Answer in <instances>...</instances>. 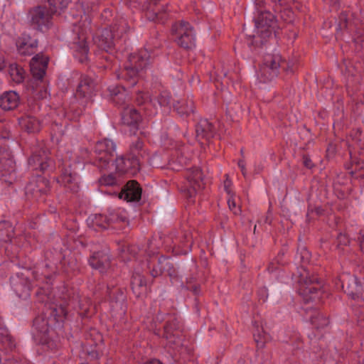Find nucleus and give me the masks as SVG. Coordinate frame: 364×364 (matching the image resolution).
I'll return each mask as SVG.
<instances>
[{"label": "nucleus", "instance_id": "4c0bfd02", "mask_svg": "<svg viewBox=\"0 0 364 364\" xmlns=\"http://www.w3.org/2000/svg\"><path fill=\"white\" fill-rule=\"evenodd\" d=\"M171 329L172 328L169 325H166L164 327L166 338L169 340L170 343L177 344L179 343L178 341H176V340H172V337L174 336V335L172 333Z\"/></svg>", "mask_w": 364, "mask_h": 364}, {"label": "nucleus", "instance_id": "ea45409f", "mask_svg": "<svg viewBox=\"0 0 364 364\" xmlns=\"http://www.w3.org/2000/svg\"><path fill=\"white\" fill-rule=\"evenodd\" d=\"M301 260L303 262H308L310 259V254L309 251L306 248H302L301 250Z\"/></svg>", "mask_w": 364, "mask_h": 364}, {"label": "nucleus", "instance_id": "5fc2aeb1", "mask_svg": "<svg viewBox=\"0 0 364 364\" xmlns=\"http://www.w3.org/2000/svg\"><path fill=\"white\" fill-rule=\"evenodd\" d=\"M144 364H162V363L158 360H151L150 361L145 363Z\"/></svg>", "mask_w": 364, "mask_h": 364}, {"label": "nucleus", "instance_id": "7ed1b4c3", "mask_svg": "<svg viewBox=\"0 0 364 364\" xmlns=\"http://www.w3.org/2000/svg\"><path fill=\"white\" fill-rule=\"evenodd\" d=\"M257 34L263 39L272 36L277 28V20L273 14L268 11H261L255 18Z\"/></svg>", "mask_w": 364, "mask_h": 364}, {"label": "nucleus", "instance_id": "a878e982", "mask_svg": "<svg viewBox=\"0 0 364 364\" xmlns=\"http://www.w3.org/2000/svg\"><path fill=\"white\" fill-rule=\"evenodd\" d=\"M9 73L11 80L16 83H21L23 81L25 71L16 64H11L9 66Z\"/></svg>", "mask_w": 364, "mask_h": 364}, {"label": "nucleus", "instance_id": "ddd939ff", "mask_svg": "<svg viewBox=\"0 0 364 364\" xmlns=\"http://www.w3.org/2000/svg\"><path fill=\"white\" fill-rule=\"evenodd\" d=\"M19 102L20 97L14 91L5 92L0 96V107L4 111L16 109Z\"/></svg>", "mask_w": 364, "mask_h": 364}, {"label": "nucleus", "instance_id": "bb28decb", "mask_svg": "<svg viewBox=\"0 0 364 364\" xmlns=\"http://www.w3.org/2000/svg\"><path fill=\"white\" fill-rule=\"evenodd\" d=\"M255 341L259 348H264L267 343L270 341L271 336L262 328H257L254 333Z\"/></svg>", "mask_w": 364, "mask_h": 364}, {"label": "nucleus", "instance_id": "20e7f679", "mask_svg": "<svg viewBox=\"0 0 364 364\" xmlns=\"http://www.w3.org/2000/svg\"><path fill=\"white\" fill-rule=\"evenodd\" d=\"M48 61V58L41 54H38L31 59L30 66L33 80L28 82V90L35 92L40 87L41 82L39 80L43 77L46 73Z\"/></svg>", "mask_w": 364, "mask_h": 364}, {"label": "nucleus", "instance_id": "bf43d9fd", "mask_svg": "<svg viewBox=\"0 0 364 364\" xmlns=\"http://www.w3.org/2000/svg\"><path fill=\"white\" fill-rule=\"evenodd\" d=\"M4 364H17V363H15L13 361H11V360H8Z\"/></svg>", "mask_w": 364, "mask_h": 364}, {"label": "nucleus", "instance_id": "39448f33", "mask_svg": "<svg viewBox=\"0 0 364 364\" xmlns=\"http://www.w3.org/2000/svg\"><path fill=\"white\" fill-rule=\"evenodd\" d=\"M172 33L176 36L177 43L185 48L194 45V33L188 23L181 21L173 26Z\"/></svg>", "mask_w": 364, "mask_h": 364}, {"label": "nucleus", "instance_id": "6ab92c4d", "mask_svg": "<svg viewBox=\"0 0 364 364\" xmlns=\"http://www.w3.org/2000/svg\"><path fill=\"white\" fill-rule=\"evenodd\" d=\"M62 180L64 185L72 191L78 190V176L75 171L66 169L62 176Z\"/></svg>", "mask_w": 364, "mask_h": 364}, {"label": "nucleus", "instance_id": "f257e3e1", "mask_svg": "<svg viewBox=\"0 0 364 364\" xmlns=\"http://www.w3.org/2000/svg\"><path fill=\"white\" fill-rule=\"evenodd\" d=\"M150 55L144 49L130 56L129 65L117 74L118 79H122L127 82L129 87L135 85L138 80L139 70H142L149 64Z\"/></svg>", "mask_w": 364, "mask_h": 364}, {"label": "nucleus", "instance_id": "c756f323", "mask_svg": "<svg viewBox=\"0 0 364 364\" xmlns=\"http://www.w3.org/2000/svg\"><path fill=\"white\" fill-rule=\"evenodd\" d=\"M33 326L41 333L46 334L49 332L48 321L43 317H37L34 320Z\"/></svg>", "mask_w": 364, "mask_h": 364}, {"label": "nucleus", "instance_id": "13d9d810", "mask_svg": "<svg viewBox=\"0 0 364 364\" xmlns=\"http://www.w3.org/2000/svg\"><path fill=\"white\" fill-rule=\"evenodd\" d=\"M151 274L153 277H157L159 273L158 272V271L155 269H154L152 271H151Z\"/></svg>", "mask_w": 364, "mask_h": 364}, {"label": "nucleus", "instance_id": "58836bf2", "mask_svg": "<svg viewBox=\"0 0 364 364\" xmlns=\"http://www.w3.org/2000/svg\"><path fill=\"white\" fill-rule=\"evenodd\" d=\"M159 264L160 265V272L167 271L168 272V268L170 266V262L168 259L162 258L159 260Z\"/></svg>", "mask_w": 364, "mask_h": 364}, {"label": "nucleus", "instance_id": "49530a36", "mask_svg": "<svg viewBox=\"0 0 364 364\" xmlns=\"http://www.w3.org/2000/svg\"><path fill=\"white\" fill-rule=\"evenodd\" d=\"M238 166L241 169V171L242 173V175L244 176H246V174H247V172H246V168H245V163L243 160H240L238 161Z\"/></svg>", "mask_w": 364, "mask_h": 364}, {"label": "nucleus", "instance_id": "cd10ccee", "mask_svg": "<svg viewBox=\"0 0 364 364\" xmlns=\"http://www.w3.org/2000/svg\"><path fill=\"white\" fill-rule=\"evenodd\" d=\"M311 323L317 329L323 328L328 326L329 321L328 318L318 311L314 312L311 316Z\"/></svg>", "mask_w": 364, "mask_h": 364}, {"label": "nucleus", "instance_id": "f8f14e48", "mask_svg": "<svg viewBox=\"0 0 364 364\" xmlns=\"http://www.w3.org/2000/svg\"><path fill=\"white\" fill-rule=\"evenodd\" d=\"M141 189L137 182L134 181H129L127 183L124 189L119 195L122 198L128 202L137 201L141 198Z\"/></svg>", "mask_w": 364, "mask_h": 364}, {"label": "nucleus", "instance_id": "680f3d73", "mask_svg": "<svg viewBox=\"0 0 364 364\" xmlns=\"http://www.w3.org/2000/svg\"><path fill=\"white\" fill-rule=\"evenodd\" d=\"M32 274H33V278H35V279H36V277H37L36 273H35V272H32Z\"/></svg>", "mask_w": 364, "mask_h": 364}, {"label": "nucleus", "instance_id": "412c9836", "mask_svg": "<svg viewBox=\"0 0 364 364\" xmlns=\"http://www.w3.org/2000/svg\"><path fill=\"white\" fill-rule=\"evenodd\" d=\"M281 63L282 58L279 53L267 54L264 56V63L271 68H273L272 71V75H278Z\"/></svg>", "mask_w": 364, "mask_h": 364}, {"label": "nucleus", "instance_id": "e2e57ef3", "mask_svg": "<svg viewBox=\"0 0 364 364\" xmlns=\"http://www.w3.org/2000/svg\"><path fill=\"white\" fill-rule=\"evenodd\" d=\"M46 91L45 90L43 95H41V97H46Z\"/></svg>", "mask_w": 364, "mask_h": 364}, {"label": "nucleus", "instance_id": "c85d7f7f", "mask_svg": "<svg viewBox=\"0 0 364 364\" xmlns=\"http://www.w3.org/2000/svg\"><path fill=\"white\" fill-rule=\"evenodd\" d=\"M13 228L8 222L0 223V240L4 242H9L13 235Z\"/></svg>", "mask_w": 364, "mask_h": 364}, {"label": "nucleus", "instance_id": "603ef678", "mask_svg": "<svg viewBox=\"0 0 364 364\" xmlns=\"http://www.w3.org/2000/svg\"><path fill=\"white\" fill-rule=\"evenodd\" d=\"M5 67V61L2 56L0 55V70Z\"/></svg>", "mask_w": 364, "mask_h": 364}, {"label": "nucleus", "instance_id": "6e6552de", "mask_svg": "<svg viewBox=\"0 0 364 364\" xmlns=\"http://www.w3.org/2000/svg\"><path fill=\"white\" fill-rule=\"evenodd\" d=\"M49 190L48 181L39 177L31 182L26 186V194L28 197L38 199L40 196L45 194Z\"/></svg>", "mask_w": 364, "mask_h": 364}, {"label": "nucleus", "instance_id": "f3484780", "mask_svg": "<svg viewBox=\"0 0 364 364\" xmlns=\"http://www.w3.org/2000/svg\"><path fill=\"white\" fill-rule=\"evenodd\" d=\"M30 165L33 166L36 169H40L41 171L46 170L51 161L48 159L45 151H43V154H33L29 159Z\"/></svg>", "mask_w": 364, "mask_h": 364}, {"label": "nucleus", "instance_id": "b1692460", "mask_svg": "<svg viewBox=\"0 0 364 364\" xmlns=\"http://www.w3.org/2000/svg\"><path fill=\"white\" fill-rule=\"evenodd\" d=\"M174 108L181 116L188 115L193 112V102L191 100H183L174 105Z\"/></svg>", "mask_w": 364, "mask_h": 364}, {"label": "nucleus", "instance_id": "9b49d317", "mask_svg": "<svg viewBox=\"0 0 364 364\" xmlns=\"http://www.w3.org/2000/svg\"><path fill=\"white\" fill-rule=\"evenodd\" d=\"M146 155V151L144 149V143L140 139H136L130 148L129 157L128 161L132 160V167L134 169H139L140 158H144Z\"/></svg>", "mask_w": 364, "mask_h": 364}, {"label": "nucleus", "instance_id": "f704fd0d", "mask_svg": "<svg viewBox=\"0 0 364 364\" xmlns=\"http://www.w3.org/2000/svg\"><path fill=\"white\" fill-rule=\"evenodd\" d=\"M353 171L350 172L353 175L355 174L356 177H364V162L356 161L353 164Z\"/></svg>", "mask_w": 364, "mask_h": 364}, {"label": "nucleus", "instance_id": "c03bdc74", "mask_svg": "<svg viewBox=\"0 0 364 364\" xmlns=\"http://www.w3.org/2000/svg\"><path fill=\"white\" fill-rule=\"evenodd\" d=\"M105 220V217L102 215H97L95 217V223L102 228H106L107 226L102 223V220Z\"/></svg>", "mask_w": 364, "mask_h": 364}, {"label": "nucleus", "instance_id": "864d4df0", "mask_svg": "<svg viewBox=\"0 0 364 364\" xmlns=\"http://www.w3.org/2000/svg\"><path fill=\"white\" fill-rule=\"evenodd\" d=\"M305 166L308 168H311V161L310 159H304V161Z\"/></svg>", "mask_w": 364, "mask_h": 364}, {"label": "nucleus", "instance_id": "69168bd1", "mask_svg": "<svg viewBox=\"0 0 364 364\" xmlns=\"http://www.w3.org/2000/svg\"><path fill=\"white\" fill-rule=\"evenodd\" d=\"M326 1H330L331 0H325Z\"/></svg>", "mask_w": 364, "mask_h": 364}, {"label": "nucleus", "instance_id": "4468645a", "mask_svg": "<svg viewBox=\"0 0 364 364\" xmlns=\"http://www.w3.org/2000/svg\"><path fill=\"white\" fill-rule=\"evenodd\" d=\"M114 32L111 29L105 28L102 31L101 35L97 38L96 41L101 49L108 51L113 48L114 37H119L118 30L114 31Z\"/></svg>", "mask_w": 364, "mask_h": 364}, {"label": "nucleus", "instance_id": "c9c22d12", "mask_svg": "<svg viewBox=\"0 0 364 364\" xmlns=\"http://www.w3.org/2000/svg\"><path fill=\"white\" fill-rule=\"evenodd\" d=\"M14 346L15 344L11 336L6 335L1 338L0 348L4 349H11Z\"/></svg>", "mask_w": 364, "mask_h": 364}, {"label": "nucleus", "instance_id": "2f4dec72", "mask_svg": "<svg viewBox=\"0 0 364 364\" xmlns=\"http://www.w3.org/2000/svg\"><path fill=\"white\" fill-rule=\"evenodd\" d=\"M115 163L116 168L120 172H124L129 169L136 170L132 167V160L128 161V159L125 160L123 157H119L116 159Z\"/></svg>", "mask_w": 364, "mask_h": 364}, {"label": "nucleus", "instance_id": "aec40b11", "mask_svg": "<svg viewBox=\"0 0 364 364\" xmlns=\"http://www.w3.org/2000/svg\"><path fill=\"white\" fill-rule=\"evenodd\" d=\"M21 126L28 132H37L41 129L40 122L34 117L26 116L19 120Z\"/></svg>", "mask_w": 364, "mask_h": 364}, {"label": "nucleus", "instance_id": "8fccbe9b", "mask_svg": "<svg viewBox=\"0 0 364 364\" xmlns=\"http://www.w3.org/2000/svg\"><path fill=\"white\" fill-rule=\"evenodd\" d=\"M115 222H126L127 218L124 216H117L116 218L112 219Z\"/></svg>", "mask_w": 364, "mask_h": 364}, {"label": "nucleus", "instance_id": "e433bc0d", "mask_svg": "<svg viewBox=\"0 0 364 364\" xmlns=\"http://www.w3.org/2000/svg\"><path fill=\"white\" fill-rule=\"evenodd\" d=\"M76 48L82 55L87 53L88 48L84 38L77 44Z\"/></svg>", "mask_w": 364, "mask_h": 364}, {"label": "nucleus", "instance_id": "a211bd4d", "mask_svg": "<svg viewBox=\"0 0 364 364\" xmlns=\"http://www.w3.org/2000/svg\"><path fill=\"white\" fill-rule=\"evenodd\" d=\"M94 90V85L91 80L83 79L79 83L76 91V95L80 98L90 97Z\"/></svg>", "mask_w": 364, "mask_h": 364}, {"label": "nucleus", "instance_id": "2eb2a0df", "mask_svg": "<svg viewBox=\"0 0 364 364\" xmlns=\"http://www.w3.org/2000/svg\"><path fill=\"white\" fill-rule=\"evenodd\" d=\"M196 132L198 140L203 139L208 140L213 136L215 131L210 122L206 119H202L197 124Z\"/></svg>", "mask_w": 364, "mask_h": 364}, {"label": "nucleus", "instance_id": "37998d69", "mask_svg": "<svg viewBox=\"0 0 364 364\" xmlns=\"http://www.w3.org/2000/svg\"><path fill=\"white\" fill-rule=\"evenodd\" d=\"M349 240L346 235L341 234L338 236V245H347Z\"/></svg>", "mask_w": 364, "mask_h": 364}, {"label": "nucleus", "instance_id": "72a5a7b5", "mask_svg": "<svg viewBox=\"0 0 364 364\" xmlns=\"http://www.w3.org/2000/svg\"><path fill=\"white\" fill-rule=\"evenodd\" d=\"M272 70L273 68H271L270 67L266 65L265 63H263L260 68V77L262 80L267 82L274 78L277 75H272Z\"/></svg>", "mask_w": 364, "mask_h": 364}, {"label": "nucleus", "instance_id": "a18cd8bd", "mask_svg": "<svg viewBox=\"0 0 364 364\" xmlns=\"http://www.w3.org/2000/svg\"><path fill=\"white\" fill-rule=\"evenodd\" d=\"M232 185L231 181L228 178V176H227L226 180L224 181V188L225 191L229 194L231 195V191H230V186Z\"/></svg>", "mask_w": 364, "mask_h": 364}, {"label": "nucleus", "instance_id": "4be33fe9", "mask_svg": "<svg viewBox=\"0 0 364 364\" xmlns=\"http://www.w3.org/2000/svg\"><path fill=\"white\" fill-rule=\"evenodd\" d=\"M122 120L127 125H135L141 120V116L135 109L127 108L123 112Z\"/></svg>", "mask_w": 364, "mask_h": 364}, {"label": "nucleus", "instance_id": "a19ab883", "mask_svg": "<svg viewBox=\"0 0 364 364\" xmlns=\"http://www.w3.org/2000/svg\"><path fill=\"white\" fill-rule=\"evenodd\" d=\"M101 183L105 186H112L115 183V179L112 176L102 178Z\"/></svg>", "mask_w": 364, "mask_h": 364}, {"label": "nucleus", "instance_id": "4d7b16f0", "mask_svg": "<svg viewBox=\"0 0 364 364\" xmlns=\"http://www.w3.org/2000/svg\"><path fill=\"white\" fill-rule=\"evenodd\" d=\"M341 20H343L345 21L344 24H343V26L346 27V21H347L346 15L345 14H342L341 16Z\"/></svg>", "mask_w": 364, "mask_h": 364}, {"label": "nucleus", "instance_id": "052dcab7", "mask_svg": "<svg viewBox=\"0 0 364 364\" xmlns=\"http://www.w3.org/2000/svg\"><path fill=\"white\" fill-rule=\"evenodd\" d=\"M29 273H30V271L29 270H26V273L24 274L27 277V276H28Z\"/></svg>", "mask_w": 364, "mask_h": 364}, {"label": "nucleus", "instance_id": "09e8293b", "mask_svg": "<svg viewBox=\"0 0 364 364\" xmlns=\"http://www.w3.org/2000/svg\"><path fill=\"white\" fill-rule=\"evenodd\" d=\"M7 164L10 166L9 169L8 170V173H9V174H11V173H13L15 171L14 165L13 161L11 160H9L7 161Z\"/></svg>", "mask_w": 364, "mask_h": 364}, {"label": "nucleus", "instance_id": "0e129e2a", "mask_svg": "<svg viewBox=\"0 0 364 364\" xmlns=\"http://www.w3.org/2000/svg\"><path fill=\"white\" fill-rule=\"evenodd\" d=\"M156 18H160V17L159 16V14H156Z\"/></svg>", "mask_w": 364, "mask_h": 364}, {"label": "nucleus", "instance_id": "0eeeda50", "mask_svg": "<svg viewBox=\"0 0 364 364\" xmlns=\"http://www.w3.org/2000/svg\"><path fill=\"white\" fill-rule=\"evenodd\" d=\"M29 22L32 26L37 29H42L43 27L48 26L50 22V14L46 8L36 6L28 13Z\"/></svg>", "mask_w": 364, "mask_h": 364}, {"label": "nucleus", "instance_id": "5701e85b", "mask_svg": "<svg viewBox=\"0 0 364 364\" xmlns=\"http://www.w3.org/2000/svg\"><path fill=\"white\" fill-rule=\"evenodd\" d=\"M132 287L134 293L139 296L146 291V282L144 277L137 274L134 276L132 281Z\"/></svg>", "mask_w": 364, "mask_h": 364}, {"label": "nucleus", "instance_id": "dca6fc26", "mask_svg": "<svg viewBox=\"0 0 364 364\" xmlns=\"http://www.w3.org/2000/svg\"><path fill=\"white\" fill-rule=\"evenodd\" d=\"M90 265L100 272H104L109 266V257L105 253H95L90 259Z\"/></svg>", "mask_w": 364, "mask_h": 364}, {"label": "nucleus", "instance_id": "79ce46f5", "mask_svg": "<svg viewBox=\"0 0 364 364\" xmlns=\"http://www.w3.org/2000/svg\"><path fill=\"white\" fill-rule=\"evenodd\" d=\"M78 3L81 5L83 11L85 12L86 11L89 10L90 4H93L94 1L93 0H78Z\"/></svg>", "mask_w": 364, "mask_h": 364}, {"label": "nucleus", "instance_id": "6e6d98bb", "mask_svg": "<svg viewBox=\"0 0 364 364\" xmlns=\"http://www.w3.org/2000/svg\"><path fill=\"white\" fill-rule=\"evenodd\" d=\"M26 46H27L26 43H24L23 45H22L19 47V52L21 54H26V51L23 50V48H24V47H26Z\"/></svg>", "mask_w": 364, "mask_h": 364}, {"label": "nucleus", "instance_id": "423d86ee", "mask_svg": "<svg viewBox=\"0 0 364 364\" xmlns=\"http://www.w3.org/2000/svg\"><path fill=\"white\" fill-rule=\"evenodd\" d=\"M186 178L188 185L183 191L188 197L192 198L203 187V174L200 168H195L188 170Z\"/></svg>", "mask_w": 364, "mask_h": 364}, {"label": "nucleus", "instance_id": "3c124183", "mask_svg": "<svg viewBox=\"0 0 364 364\" xmlns=\"http://www.w3.org/2000/svg\"><path fill=\"white\" fill-rule=\"evenodd\" d=\"M360 248L364 251V235H362L359 238Z\"/></svg>", "mask_w": 364, "mask_h": 364}, {"label": "nucleus", "instance_id": "f03ea898", "mask_svg": "<svg viewBox=\"0 0 364 364\" xmlns=\"http://www.w3.org/2000/svg\"><path fill=\"white\" fill-rule=\"evenodd\" d=\"M309 272L304 270L300 275L299 292L306 302L318 301L321 297V285L316 282V279L309 277Z\"/></svg>", "mask_w": 364, "mask_h": 364}, {"label": "nucleus", "instance_id": "1a4fd4ad", "mask_svg": "<svg viewBox=\"0 0 364 364\" xmlns=\"http://www.w3.org/2000/svg\"><path fill=\"white\" fill-rule=\"evenodd\" d=\"M115 144L109 139H103L97 143L95 152L99 154L98 159L105 164H109L115 151Z\"/></svg>", "mask_w": 364, "mask_h": 364}, {"label": "nucleus", "instance_id": "9d476101", "mask_svg": "<svg viewBox=\"0 0 364 364\" xmlns=\"http://www.w3.org/2000/svg\"><path fill=\"white\" fill-rule=\"evenodd\" d=\"M342 288L344 291L353 299H358L363 297V289L357 278L352 276L343 278Z\"/></svg>", "mask_w": 364, "mask_h": 364}, {"label": "nucleus", "instance_id": "473e14b6", "mask_svg": "<svg viewBox=\"0 0 364 364\" xmlns=\"http://www.w3.org/2000/svg\"><path fill=\"white\" fill-rule=\"evenodd\" d=\"M154 107H167L170 104V95L168 93H162L151 100Z\"/></svg>", "mask_w": 364, "mask_h": 364}, {"label": "nucleus", "instance_id": "393cba45", "mask_svg": "<svg viewBox=\"0 0 364 364\" xmlns=\"http://www.w3.org/2000/svg\"><path fill=\"white\" fill-rule=\"evenodd\" d=\"M13 288L19 296H26L30 289L29 283L23 284V279L13 278L11 279Z\"/></svg>", "mask_w": 364, "mask_h": 364}, {"label": "nucleus", "instance_id": "7c9ffc66", "mask_svg": "<svg viewBox=\"0 0 364 364\" xmlns=\"http://www.w3.org/2000/svg\"><path fill=\"white\" fill-rule=\"evenodd\" d=\"M50 7L51 12L55 13L60 11L66 8L70 0H48Z\"/></svg>", "mask_w": 364, "mask_h": 364}, {"label": "nucleus", "instance_id": "de8ad7c7", "mask_svg": "<svg viewBox=\"0 0 364 364\" xmlns=\"http://www.w3.org/2000/svg\"><path fill=\"white\" fill-rule=\"evenodd\" d=\"M228 203L230 210H233V209L236 208V204L232 198V195L230 196V198L228 199Z\"/></svg>", "mask_w": 364, "mask_h": 364}]
</instances>
